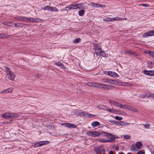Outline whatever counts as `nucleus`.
Wrapping results in <instances>:
<instances>
[{"label":"nucleus","mask_w":154,"mask_h":154,"mask_svg":"<svg viewBox=\"0 0 154 154\" xmlns=\"http://www.w3.org/2000/svg\"><path fill=\"white\" fill-rule=\"evenodd\" d=\"M27 18L28 19H27V21H31V20H32V17H31V18L27 17Z\"/></svg>","instance_id":"nucleus-54"},{"label":"nucleus","mask_w":154,"mask_h":154,"mask_svg":"<svg viewBox=\"0 0 154 154\" xmlns=\"http://www.w3.org/2000/svg\"><path fill=\"white\" fill-rule=\"evenodd\" d=\"M90 6H91L92 7H93L94 8H103L105 7V6L102 5L101 4H96V3H91L90 4H88Z\"/></svg>","instance_id":"nucleus-10"},{"label":"nucleus","mask_w":154,"mask_h":154,"mask_svg":"<svg viewBox=\"0 0 154 154\" xmlns=\"http://www.w3.org/2000/svg\"><path fill=\"white\" fill-rule=\"evenodd\" d=\"M37 154H42V153H41L39 152V153H37Z\"/></svg>","instance_id":"nucleus-61"},{"label":"nucleus","mask_w":154,"mask_h":154,"mask_svg":"<svg viewBox=\"0 0 154 154\" xmlns=\"http://www.w3.org/2000/svg\"><path fill=\"white\" fill-rule=\"evenodd\" d=\"M137 154H144V153L142 150H140L137 153Z\"/></svg>","instance_id":"nucleus-48"},{"label":"nucleus","mask_w":154,"mask_h":154,"mask_svg":"<svg viewBox=\"0 0 154 154\" xmlns=\"http://www.w3.org/2000/svg\"><path fill=\"white\" fill-rule=\"evenodd\" d=\"M126 105H123L122 104H120L119 103L118 107H120L121 108L125 109V107H126Z\"/></svg>","instance_id":"nucleus-42"},{"label":"nucleus","mask_w":154,"mask_h":154,"mask_svg":"<svg viewBox=\"0 0 154 154\" xmlns=\"http://www.w3.org/2000/svg\"><path fill=\"white\" fill-rule=\"evenodd\" d=\"M103 73L109 76L110 71H105L103 72Z\"/></svg>","instance_id":"nucleus-43"},{"label":"nucleus","mask_w":154,"mask_h":154,"mask_svg":"<svg viewBox=\"0 0 154 154\" xmlns=\"http://www.w3.org/2000/svg\"><path fill=\"white\" fill-rule=\"evenodd\" d=\"M83 4L81 6H79V9H87L88 8V7L86 5H83L84 3H82Z\"/></svg>","instance_id":"nucleus-30"},{"label":"nucleus","mask_w":154,"mask_h":154,"mask_svg":"<svg viewBox=\"0 0 154 154\" xmlns=\"http://www.w3.org/2000/svg\"><path fill=\"white\" fill-rule=\"evenodd\" d=\"M100 83H92L91 86L93 87H95L97 88H100Z\"/></svg>","instance_id":"nucleus-24"},{"label":"nucleus","mask_w":154,"mask_h":154,"mask_svg":"<svg viewBox=\"0 0 154 154\" xmlns=\"http://www.w3.org/2000/svg\"><path fill=\"white\" fill-rule=\"evenodd\" d=\"M103 20L104 21H106L109 22V21H112V18H106L103 19Z\"/></svg>","instance_id":"nucleus-36"},{"label":"nucleus","mask_w":154,"mask_h":154,"mask_svg":"<svg viewBox=\"0 0 154 154\" xmlns=\"http://www.w3.org/2000/svg\"><path fill=\"white\" fill-rule=\"evenodd\" d=\"M123 19V18L118 17H116L114 18H112V21L122 20Z\"/></svg>","instance_id":"nucleus-27"},{"label":"nucleus","mask_w":154,"mask_h":154,"mask_svg":"<svg viewBox=\"0 0 154 154\" xmlns=\"http://www.w3.org/2000/svg\"><path fill=\"white\" fill-rule=\"evenodd\" d=\"M80 114L81 115H82L83 116H87V114L86 112H81L80 113Z\"/></svg>","instance_id":"nucleus-45"},{"label":"nucleus","mask_w":154,"mask_h":154,"mask_svg":"<svg viewBox=\"0 0 154 154\" xmlns=\"http://www.w3.org/2000/svg\"><path fill=\"white\" fill-rule=\"evenodd\" d=\"M143 72L145 74L147 75L152 76L154 75V71L153 70H144Z\"/></svg>","instance_id":"nucleus-15"},{"label":"nucleus","mask_w":154,"mask_h":154,"mask_svg":"<svg viewBox=\"0 0 154 154\" xmlns=\"http://www.w3.org/2000/svg\"><path fill=\"white\" fill-rule=\"evenodd\" d=\"M118 154H125L124 153L121 152L120 153H119Z\"/></svg>","instance_id":"nucleus-59"},{"label":"nucleus","mask_w":154,"mask_h":154,"mask_svg":"<svg viewBox=\"0 0 154 154\" xmlns=\"http://www.w3.org/2000/svg\"><path fill=\"white\" fill-rule=\"evenodd\" d=\"M129 124V123L128 122H125L123 121H121L119 122L118 125L119 126H127Z\"/></svg>","instance_id":"nucleus-21"},{"label":"nucleus","mask_w":154,"mask_h":154,"mask_svg":"<svg viewBox=\"0 0 154 154\" xmlns=\"http://www.w3.org/2000/svg\"><path fill=\"white\" fill-rule=\"evenodd\" d=\"M127 154H132L131 153L129 152Z\"/></svg>","instance_id":"nucleus-60"},{"label":"nucleus","mask_w":154,"mask_h":154,"mask_svg":"<svg viewBox=\"0 0 154 154\" xmlns=\"http://www.w3.org/2000/svg\"><path fill=\"white\" fill-rule=\"evenodd\" d=\"M13 90V89L12 88H9L6 89H5L1 91V93H5L9 92H11Z\"/></svg>","instance_id":"nucleus-18"},{"label":"nucleus","mask_w":154,"mask_h":154,"mask_svg":"<svg viewBox=\"0 0 154 154\" xmlns=\"http://www.w3.org/2000/svg\"><path fill=\"white\" fill-rule=\"evenodd\" d=\"M22 24H21L20 23H15L14 24V26L15 27H22L23 26H22L21 25Z\"/></svg>","instance_id":"nucleus-34"},{"label":"nucleus","mask_w":154,"mask_h":154,"mask_svg":"<svg viewBox=\"0 0 154 154\" xmlns=\"http://www.w3.org/2000/svg\"><path fill=\"white\" fill-rule=\"evenodd\" d=\"M31 21L33 22H38L39 21L37 20V19L36 18H32V20H31Z\"/></svg>","instance_id":"nucleus-41"},{"label":"nucleus","mask_w":154,"mask_h":154,"mask_svg":"<svg viewBox=\"0 0 154 154\" xmlns=\"http://www.w3.org/2000/svg\"><path fill=\"white\" fill-rule=\"evenodd\" d=\"M125 53L127 54H129L134 55V56L137 55V54L135 52H133L130 50H126L125 51Z\"/></svg>","instance_id":"nucleus-25"},{"label":"nucleus","mask_w":154,"mask_h":154,"mask_svg":"<svg viewBox=\"0 0 154 154\" xmlns=\"http://www.w3.org/2000/svg\"><path fill=\"white\" fill-rule=\"evenodd\" d=\"M112 136V134L111 133L106 132H103V134L102 135V137H106V138L105 139H106L108 140V139L109 137H111Z\"/></svg>","instance_id":"nucleus-14"},{"label":"nucleus","mask_w":154,"mask_h":154,"mask_svg":"<svg viewBox=\"0 0 154 154\" xmlns=\"http://www.w3.org/2000/svg\"><path fill=\"white\" fill-rule=\"evenodd\" d=\"M154 35V30H150L146 33L143 34L142 36L144 37H147L148 36Z\"/></svg>","instance_id":"nucleus-9"},{"label":"nucleus","mask_w":154,"mask_h":154,"mask_svg":"<svg viewBox=\"0 0 154 154\" xmlns=\"http://www.w3.org/2000/svg\"><path fill=\"white\" fill-rule=\"evenodd\" d=\"M8 23V22H4L3 23V24L7 26Z\"/></svg>","instance_id":"nucleus-56"},{"label":"nucleus","mask_w":154,"mask_h":154,"mask_svg":"<svg viewBox=\"0 0 154 154\" xmlns=\"http://www.w3.org/2000/svg\"><path fill=\"white\" fill-rule=\"evenodd\" d=\"M146 96L147 97H151L152 98L154 99V94L150 92H147L146 93Z\"/></svg>","instance_id":"nucleus-26"},{"label":"nucleus","mask_w":154,"mask_h":154,"mask_svg":"<svg viewBox=\"0 0 154 154\" xmlns=\"http://www.w3.org/2000/svg\"><path fill=\"white\" fill-rule=\"evenodd\" d=\"M49 142L48 141H40L35 143L34 145V147H37L41 146L47 144Z\"/></svg>","instance_id":"nucleus-8"},{"label":"nucleus","mask_w":154,"mask_h":154,"mask_svg":"<svg viewBox=\"0 0 154 154\" xmlns=\"http://www.w3.org/2000/svg\"><path fill=\"white\" fill-rule=\"evenodd\" d=\"M9 35H5L4 33L0 34V38H8Z\"/></svg>","instance_id":"nucleus-29"},{"label":"nucleus","mask_w":154,"mask_h":154,"mask_svg":"<svg viewBox=\"0 0 154 154\" xmlns=\"http://www.w3.org/2000/svg\"><path fill=\"white\" fill-rule=\"evenodd\" d=\"M115 119L116 120H121L122 119V118L121 117L119 116H115Z\"/></svg>","instance_id":"nucleus-38"},{"label":"nucleus","mask_w":154,"mask_h":154,"mask_svg":"<svg viewBox=\"0 0 154 154\" xmlns=\"http://www.w3.org/2000/svg\"><path fill=\"white\" fill-rule=\"evenodd\" d=\"M94 150L97 153L100 152H105L104 149L103 148H96L94 149Z\"/></svg>","instance_id":"nucleus-17"},{"label":"nucleus","mask_w":154,"mask_h":154,"mask_svg":"<svg viewBox=\"0 0 154 154\" xmlns=\"http://www.w3.org/2000/svg\"><path fill=\"white\" fill-rule=\"evenodd\" d=\"M109 154H113V152L112 151H110L109 152Z\"/></svg>","instance_id":"nucleus-57"},{"label":"nucleus","mask_w":154,"mask_h":154,"mask_svg":"<svg viewBox=\"0 0 154 154\" xmlns=\"http://www.w3.org/2000/svg\"><path fill=\"white\" fill-rule=\"evenodd\" d=\"M85 11L83 10H80L78 12L80 16H82L85 14Z\"/></svg>","instance_id":"nucleus-33"},{"label":"nucleus","mask_w":154,"mask_h":154,"mask_svg":"<svg viewBox=\"0 0 154 154\" xmlns=\"http://www.w3.org/2000/svg\"><path fill=\"white\" fill-rule=\"evenodd\" d=\"M154 154V150L153 151V154Z\"/></svg>","instance_id":"nucleus-62"},{"label":"nucleus","mask_w":154,"mask_h":154,"mask_svg":"<svg viewBox=\"0 0 154 154\" xmlns=\"http://www.w3.org/2000/svg\"><path fill=\"white\" fill-rule=\"evenodd\" d=\"M109 122H112V123H116V122H115V121H114V120H111V121H109Z\"/></svg>","instance_id":"nucleus-55"},{"label":"nucleus","mask_w":154,"mask_h":154,"mask_svg":"<svg viewBox=\"0 0 154 154\" xmlns=\"http://www.w3.org/2000/svg\"><path fill=\"white\" fill-rule=\"evenodd\" d=\"M125 109L133 111L135 112H137V109L130 106L126 105Z\"/></svg>","instance_id":"nucleus-16"},{"label":"nucleus","mask_w":154,"mask_h":154,"mask_svg":"<svg viewBox=\"0 0 154 154\" xmlns=\"http://www.w3.org/2000/svg\"><path fill=\"white\" fill-rule=\"evenodd\" d=\"M100 125V123L99 122H97V121H95L93 122L92 123L91 125L92 126L94 127H95L96 126H98L99 125Z\"/></svg>","instance_id":"nucleus-28"},{"label":"nucleus","mask_w":154,"mask_h":154,"mask_svg":"<svg viewBox=\"0 0 154 154\" xmlns=\"http://www.w3.org/2000/svg\"><path fill=\"white\" fill-rule=\"evenodd\" d=\"M149 55L151 56L154 57V52L152 51H151Z\"/></svg>","instance_id":"nucleus-50"},{"label":"nucleus","mask_w":154,"mask_h":154,"mask_svg":"<svg viewBox=\"0 0 154 154\" xmlns=\"http://www.w3.org/2000/svg\"><path fill=\"white\" fill-rule=\"evenodd\" d=\"M83 3H79L76 4H71L68 7H66L68 8L69 10H73L75 9H79V6H81Z\"/></svg>","instance_id":"nucleus-5"},{"label":"nucleus","mask_w":154,"mask_h":154,"mask_svg":"<svg viewBox=\"0 0 154 154\" xmlns=\"http://www.w3.org/2000/svg\"><path fill=\"white\" fill-rule=\"evenodd\" d=\"M94 52L97 56L100 54V52L102 50L101 48L99 47L95 46L94 48Z\"/></svg>","instance_id":"nucleus-11"},{"label":"nucleus","mask_w":154,"mask_h":154,"mask_svg":"<svg viewBox=\"0 0 154 154\" xmlns=\"http://www.w3.org/2000/svg\"><path fill=\"white\" fill-rule=\"evenodd\" d=\"M56 65L58 66H62V63L59 62L56 63Z\"/></svg>","instance_id":"nucleus-47"},{"label":"nucleus","mask_w":154,"mask_h":154,"mask_svg":"<svg viewBox=\"0 0 154 154\" xmlns=\"http://www.w3.org/2000/svg\"><path fill=\"white\" fill-rule=\"evenodd\" d=\"M106 109L107 110H108V111L111 112H114L115 110H113V109H110L108 107H106Z\"/></svg>","instance_id":"nucleus-44"},{"label":"nucleus","mask_w":154,"mask_h":154,"mask_svg":"<svg viewBox=\"0 0 154 154\" xmlns=\"http://www.w3.org/2000/svg\"><path fill=\"white\" fill-rule=\"evenodd\" d=\"M109 137V139L108 140L104 139V138H99L97 139V140L99 142L101 143L112 142L115 140L116 137L114 135L112 134V136Z\"/></svg>","instance_id":"nucleus-2"},{"label":"nucleus","mask_w":154,"mask_h":154,"mask_svg":"<svg viewBox=\"0 0 154 154\" xmlns=\"http://www.w3.org/2000/svg\"><path fill=\"white\" fill-rule=\"evenodd\" d=\"M100 88H102L105 90L111 89L115 88L114 86H112L109 84H104L102 83L100 84Z\"/></svg>","instance_id":"nucleus-6"},{"label":"nucleus","mask_w":154,"mask_h":154,"mask_svg":"<svg viewBox=\"0 0 154 154\" xmlns=\"http://www.w3.org/2000/svg\"><path fill=\"white\" fill-rule=\"evenodd\" d=\"M87 134L90 136L94 137H99L101 135V134L97 131H88L87 133Z\"/></svg>","instance_id":"nucleus-7"},{"label":"nucleus","mask_w":154,"mask_h":154,"mask_svg":"<svg viewBox=\"0 0 154 154\" xmlns=\"http://www.w3.org/2000/svg\"><path fill=\"white\" fill-rule=\"evenodd\" d=\"M7 73L9 79L12 81L14 80L15 77V75L14 73L11 71H7Z\"/></svg>","instance_id":"nucleus-12"},{"label":"nucleus","mask_w":154,"mask_h":154,"mask_svg":"<svg viewBox=\"0 0 154 154\" xmlns=\"http://www.w3.org/2000/svg\"><path fill=\"white\" fill-rule=\"evenodd\" d=\"M109 102L111 105H113L116 107H118L119 103L115 102L112 100H109Z\"/></svg>","instance_id":"nucleus-22"},{"label":"nucleus","mask_w":154,"mask_h":154,"mask_svg":"<svg viewBox=\"0 0 154 154\" xmlns=\"http://www.w3.org/2000/svg\"><path fill=\"white\" fill-rule=\"evenodd\" d=\"M142 125H143L144 126L145 128L146 129H148L149 128L150 125L149 124L144 125V124H142Z\"/></svg>","instance_id":"nucleus-39"},{"label":"nucleus","mask_w":154,"mask_h":154,"mask_svg":"<svg viewBox=\"0 0 154 154\" xmlns=\"http://www.w3.org/2000/svg\"><path fill=\"white\" fill-rule=\"evenodd\" d=\"M62 126H65L69 128H76V125H74L72 124L69 123H64L61 124Z\"/></svg>","instance_id":"nucleus-13"},{"label":"nucleus","mask_w":154,"mask_h":154,"mask_svg":"<svg viewBox=\"0 0 154 154\" xmlns=\"http://www.w3.org/2000/svg\"><path fill=\"white\" fill-rule=\"evenodd\" d=\"M109 84L117 85L118 84V81L114 79H109Z\"/></svg>","instance_id":"nucleus-20"},{"label":"nucleus","mask_w":154,"mask_h":154,"mask_svg":"<svg viewBox=\"0 0 154 154\" xmlns=\"http://www.w3.org/2000/svg\"><path fill=\"white\" fill-rule=\"evenodd\" d=\"M81 40V39L80 38H77L75 39V40H73V43L75 44H77L79 43Z\"/></svg>","instance_id":"nucleus-31"},{"label":"nucleus","mask_w":154,"mask_h":154,"mask_svg":"<svg viewBox=\"0 0 154 154\" xmlns=\"http://www.w3.org/2000/svg\"><path fill=\"white\" fill-rule=\"evenodd\" d=\"M150 51H146L145 52V53L147 54H149V55Z\"/></svg>","instance_id":"nucleus-53"},{"label":"nucleus","mask_w":154,"mask_h":154,"mask_svg":"<svg viewBox=\"0 0 154 154\" xmlns=\"http://www.w3.org/2000/svg\"><path fill=\"white\" fill-rule=\"evenodd\" d=\"M109 76L114 78L119 77V75L117 73L115 72L112 71H110Z\"/></svg>","instance_id":"nucleus-19"},{"label":"nucleus","mask_w":154,"mask_h":154,"mask_svg":"<svg viewBox=\"0 0 154 154\" xmlns=\"http://www.w3.org/2000/svg\"><path fill=\"white\" fill-rule=\"evenodd\" d=\"M123 137L126 139H129L130 138L131 136L128 135H123Z\"/></svg>","instance_id":"nucleus-37"},{"label":"nucleus","mask_w":154,"mask_h":154,"mask_svg":"<svg viewBox=\"0 0 154 154\" xmlns=\"http://www.w3.org/2000/svg\"><path fill=\"white\" fill-rule=\"evenodd\" d=\"M2 116L5 119L8 118H15L19 116V115L16 113L5 112L2 115Z\"/></svg>","instance_id":"nucleus-1"},{"label":"nucleus","mask_w":154,"mask_h":154,"mask_svg":"<svg viewBox=\"0 0 154 154\" xmlns=\"http://www.w3.org/2000/svg\"><path fill=\"white\" fill-rule=\"evenodd\" d=\"M99 56H101L103 57H105L106 56V53L104 51L102 50L101 52H100V54L99 55Z\"/></svg>","instance_id":"nucleus-35"},{"label":"nucleus","mask_w":154,"mask_h":154,"mask_svg":"<svg viewBox=\"0 0 154 154\" xmlns=\"http://www.w3.org/2000/svg\"><path fill=\"white\" fill-rule=\"evenodd\" d=\"M132 85L131 84H129L128 83V86H131Z\"/></svg>","instance_id":"nucleus-58"},{"label":"nucleus","mask_w":154,"mask_h":154,"mask_svg":"<svg viewBox=\"0 0 154 154\" xmlns=\"http://www.w3.org/2000/svg\"><path fill=\"white\" fill-rule=\"evenodd\" d=\"M102 80L103 81V82L104 83H109V79L103 78L102 79Z\"/></svg>","instance_id":"nucleus-32"},{"label":"nucleus","mask_w":154,"mask_h":154,"mask_svg":"<svg viewBox=\"0 0 154 154\" xmlns=\"http://www.w3.org/2000/svg\"><path fill=\"white\" fill-rule=\"evenodd\" d=\"M22 16H17L14 18V19H16L17 20H22Z\"/></svg>","instance_id":"nucleus-40"},{"label":"nucleus","mask_w":154,"mask_h":154,"mask_svg":"<svg viewBox=\"0 0 154 154\" xmlns=\"http://www.w3.org/2000/svg\"><path fill=\"white\" fill-rule=\"evenodd\" d=\"M44 10H47L50 11L58 12L59 10L55 7H51L48 6H45L43 8H42Z\"/></svg>","instance_id":"nucleus-4"},{"label":"nucleus","mask_w":154,"mask_h":154,"mask_svg":"<svg viewBox=\"0 0 154 154\" xmlns=\"http://www.w3.org/2000/svg\"><path fill=\"white\" fill-rule=\"evenodd\" d=\"M118 84L117 85L123 86H128V83L124 82H119L118 81Z\"/></svg>","instance_id":"nucleus-23"},{"label":"nucleus","mask_w":154,"mask_h":154,"mask_svg":"<svg viewBox=\"0 0 154 154\" xmlns=\"http://www.w3.org/2000/svg\"><path fill=\"white\" fill-rule=\"evenodd\" d=\"M126 19H126V18H125V20H126Z\"/></svg>","instance_id":"nucleus-64"},{"label":"nucleus","mask_w":154,"mask_h":154,"mask_svg":"<svg viewBox=\"0 0 154 154\" xmlns=\"http://www.w3.org/2000/svg\"><path fill=\"white\" fill-rule=\"evenodd\" d=\"M139 5H142L144 6V7H148L149 6V5H148L146 4H140Z\"/></svg>","instance_id":"nucleus-49"},{"label":"nucleus","mask_w":154,"mask_h":154,"mask_svg":"<svg viewBox=\"0 0 154 154\" xmlns=\"http://www.w3.org/2000/svg\"><path fill=\"white\" fill-rule=\"evenodd\" d=\"M8 122H7L6 123H7V124H8Z\"/></svg>","instance_id":"nucleus-63"},{"label":"nucleus","mask_w":154,"mask_h":154,"mask_svg":"<svg viewBox=\"0 0 154 154\" xmlns=\"http://www.w3.org/2000/svg\"><path fill=\"white\" fill-rule=\"evenodd\" d=\"M142 146V143L141 142H137L136 144H133L132 145L131 147V150L134 151H137Z\"/></svg>","instance_id":"nucleus-3"},{"label":"nucleus","mask_w":154,"mask_h":154,"mask_svg":"<svg viewBox=\"0 0 154 154\" xmlns=\"http://www.w3.org/2000/svg\"><path fill=\"white\" fill-rule=\"evenodd\" d=\"M28 19L27 18V17H23L22 19V20L25 21H27Z\"/></svg>","instance_id":"nucleus-46"},{"label":"nucleus","mask_w":154,"mask_h":154,"mask_svg":"<svg viewBox=\"0 0 154 154\" xmlns=\"http://www.w3.org/2000/svg\"><path fill=\"white\" fill-rule=\"evenodd\" d=\"M140 98H144L145 97H146V94H145L141 95L140 96Z\"/></svg>","instance_id":"nucleus-51"},{"label":"nucleus","mask_w":154,"mask_h":154,"mask_svg":"<svg viewBox=\"0 0 154 154\" xmlns=\"http://www.w3.org/2000/svg\"><path fill=\"white\" fill-rule=\"evenodd\" d=\"M13 23L12 22H8V26H12L11 25V24L12 23Z\"/></svg>","instance_id":"nucleus-52"}]
</instances>
